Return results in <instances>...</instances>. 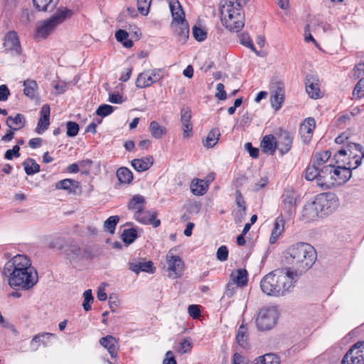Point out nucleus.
Instances as JSON below:
<instances>
[{
    "label": "nucleus",
    "instance_id": "obj_1",
    "mask_svg": "<svg viewBox=\"0 0 364 364\" xmlns=\"http://www.w3.org/2000/svg\"><path fill=\"white\" fill-rule=\"evenodd\" d=\"M4 273L9 286L14 289L28 290L38 281L36 269L32 266L31 259L24 255H17L7 262Z\"/></svg>",
    "mask_w": 364,
    "mask_h": 364
},
{
    "label": "nucleus",
    "instance_id": "obj_2",
    "mask_svg": "<svg viewBox=\"0 0 364 364\" xmlns=\"http://www.w3.org/2000/svg\"><path fill=\"white\" fill-rule=\"evenodd\" d=\"M296 273L290 269H277L266 274L260 282L262 291L269 296H284L294 287Z\"/></svg>",
    "mask_w": 364,
    "mask_h": 364
},
{
    "label": "nucleus",
    "instance_id": "obj_3",
    "mask_svg": "<svg viewBox=\"0 0 364 364\" xmlns=\"http://www.w3.org/2000/svg\"><path fill=\"white\" fill-rule=\"evenodd\" d=\"M247 2L237 0H222L220 13L222 24L229 31L238 32L245 25L244 7Z\"/></svg>",
    "mask_w": 364,
    "mask_h": 364
},
{
    "label": "nucleus",
    "instance_id": "obj_4",
    "mask_svg": "<svg viewBox=\"0 0 364 364\" xmlns=\"http://www.w3.org/2000/svg\"><path fill=\"white\" fill-rule=\"evenodd\" d=\"M289 263L297 273H302L310 269L316 259V252L313 246L306 242H298L287 250Z\"/></svg>",
    "mask_w": 364,
    "mask_h": 364
},
{
    "label": "nucleus",
    "instance_id": "obj_5",
    "mask_svg": "<svg viewBox=\"0 0 364 364\" xmlns=\"http://www.w3.org/2000/svg\"><path fill=\"white\" fill-rule=\"evenodd\" d=\"M72 14V11L67 8H59L50 18L40 21L36 24L37 37L41 38H47L59 24L71 16Z\"/></svg>",
    "mask_w": 364,
    "mask_h": 364
},
{
    "label": "nucleus",
    "instance_id": "obj_6",
    "mask_svg": "<svg viewBox=\"0 0 364 364\" xmlns=\"http://www.w3.org/2000/svg\"><path fill=\"white\" fill-rule=\"evenodd\" d=\"M176 251L177 249L173 247L166 255L167 276L172 279L181 277L184 271V262Z\"/></svg>",
    "mask_w": 364,
    "mask_h": 364
},
{
    "label": "nucleus",
    "instance_id": "obj_7",
    "mask_svg": "<svg viewBox=\"0 0 364 364\" xmlns=\"http://www.w3.org/2000/svg\"><path fill=\"white\" fill-rule=\"evenodd\" d=\"M277 317V311L274 307L262 308L257 314V326L261 331L269 330L276 324Z\"/></svg>",
    "mask_w": 364,
    "mask_h": 364
},
{
    "label": "nucleus",
    "instance_id": "obj_8",
    "mask_svg": "<svg viewBox=\"0 0 364 364\" xmlns=\"http://www.w3.org/2000/svg\"><path fill=\"white\" fill-rule=\"evenodd\" d=\"M322 217L333 213L339 205V201L334 193H321L315 197Z\"/></svg>",
    "mask_w": 364,
    "mask_h": 364
},
{
    "label": "nucleus",
    "instance_id": "obj_9",
    "mask_svg": "<svg viewBox=\"0 0 364 364\" xmlns=\"http://www.w3.org/2000/svg\"><path fill=\"white\" fill-rule=\"evenodd\" d=\"M164 77L162 69H152L141 73L136 80V86L139 88H146L161 80Z\"/></svg>",
    "mask_w": 364,
    "mask_h": 364
},
{
    "label": "nucleus",
    "instance_id": "obj_10",
    "mask_svg": "<svg viewBox=\"0 0 364 364\" xmlns=\"http://www.w3.org/2000/svg\"><path fill=\"white\" fill-rule=\"evenodd\" d=\"M341 364H364V341L355 343L344 355Z\"/></svg>",
    "mask_w": 364,
    "mask_h": 364
},
{
    "label": "nucleus",
    "instance_id": "obj_11",
    "mask_svg": "<svg viewBox=\"0 0 364 364\" xmlns=\"http://www.w3.org/2000/svg\"><path fill=\"white\" fill-rule=\"evenodd\" d=\"M345 151L348 157L351 159L354 168L358 167L364 157V151L361 145L355 143H349L348 141L342 148Z\"/></svg>",
    "mask_w": 364,
    "mask_h": 364
},
{
    "label": "nucleus",
    "instance_id": "obj_12",
    "mask_svg": "<svg viewBox=\"0 0 364 364\" xmlns=\"http://www.w3.org/2000/svg\"><path fill=\"white\" fill-rule=\"evenodd\" d=\"M334 181L333 179V166L329 164L320 168V173L318 178L317 186L323 189L333 187Z\"/></svg>",
    "mask_w": 364,
    "mask_h": 364
},
{
    "label": "nucleus",
    "instance_id": "obj_13",
    "mask_svg": "<svg viewBox=\"0 0 364 364\" xmlns=\"http://www.w3.org/2000/svg\"><path fill=\"white\" fill-rule=\"evenodd\" d=\"M4 48L13 54L19 55L21 52L20 41L16 32L9 31L4 40Z\"/></svg>",
    "mask_w": 364,
    "mask_h": 364
},
{
    "label": "nucleus",
    "instance_id": "obj_14",
    "mask_svg": "<svg viewBox=\"0 0 364 364\" xmlns=\"http://www.w3.org/2000/svg\"><path fill=\"white\" fill-rule=\"evenodd\" d=\"M318 218H322V215L314 198V200L309 201L304 205L301 212V218L303 220L309 222L316 220Z\"/></svg>",
    "mask_w": 364,
    "mask_h": 364
},
{
    "label": "nucleus",
    "instance_id": "obj_15",
    "mask_svg": "<svg viewBox=\"0 0 364 364\" xmlns=\"http://www.w3.org/2000/svg\"><path fill=\"white\" fill-rule=\"evenodd\" d=\"M306 91L309 97L312 99H318L322 97V92L320 90L319 80L316 75H308L306 77Z\"/></svg>",
    "mask_w": 364,
    "mask_h": 364
},
{
    "label": "nucleus",
    "instance_id": "obj_16",
    "mask_svg": "<svg viewBox=\"0 0 364 364\" xmlns=\"http://www.w3.org/2000/svg\"><path fill=\"white\" fill-rule=\"evenodd\" d=\"M282 207L287 215H291L296 212V193L293 190H286L282 196Z\"/></svg>",
    "mask_w": 364,
    "mask_h": 364
},
{
    "label": "nucleus",
    "instance_id": "obj_17",
    "mask_svg": "<svg viewBox=\"0 0 364 364\" xmlns=\"http://www.w3.org/2000/svg\"><path fill=\"white\" fill-rule=\"evenodd\" d=\"M333 166V179L335 180L333 186H338L347 182L352 176L351 171L349 168H344L337 165Z\"/></svg>",
    "mask_w": 364,
    "mask_h": 364
},
{
    "label": "nucleus",
    "instance_id": "obj_18",
    "mask_svg": "<svg viewBox=\"0 0 364 364\" xmlns=\"http://www.w3.org/2000/svg\"><path fill=\"white\" fill-rule=\"evenodd\" d=\"M277 149L282 155L288 153L292 146L293 137L286 131H280L277 134Z\"/></svg>",
    "mask_w": 364,
    "mask_h": 364
},
{
    "label": "nucleus",
    "instance_id": "obj_19",
    "mask_svg": "<svg viewBox=\"0 0 364 364\" xmlns=\"http://www.w3.org/2000/svg\"><path fill=\"white\" fill-rule=\"evenodd\" d=\"M315 127V119L311 117L305 119L301 123L300 126V134L305 143H307L311 140Z\"/></svg>",
    "mask_w": 364,
    "mask_h": 364
},
{
    "label": "nucleus",
    "instance_id": "obj_20",
    "mask_svg": "<svg viewBox=\"0 0 364 364\" xmlns=\"http://www.w3.org/2000/svg\"><path fill=\"white\" fill-rule=\"evenodd\" d=\"M50 109L48 105H44L41 109V117L36 128V133L41 134L50 124Z\"/></svg>",
    "mask_w": 364,
    "mask_h": 364
},
{
    "label": "nucleus",
    "instance_id": "obj_21",
    "mask_svg": "<svg viewBox=\"0 0 364 364\" xmlns=\"http://www.w3.org/2000/svg\"><path fill=\"white\" fill-rule=\"evenodd\" d=\"M171 26L179 41H185L188 38L189 27L186 21H172Z\"/></svg>",
    "mask_w": 364,
    "mask_h": 364
},
{
    "label": "nucleus",
    "instance_id": "obj_22",
    "mask_svg": "<svg viewBox=\"0 0 364 364\" xmlns=\"http://www.w3.org/2000/svg\"><path fill=\"white\" fill-rule=\"evenodd\" d=\"M100 343L106 349H107L112 358H117L119 350V344L114 337L112 336H107L103 337L100 340Z\"/></svg>",
    "mask_w": 364,
    "mask_h": 364
},
{
    "label": "nucleus",
    "instance_id": "obj_23",
    "mask_svg": "<svg viewBox=\"0 0 364 364\" xmlns=\"http://www.w3.org/2000/svg\"><path fill=\"white\" fill-rule=\"evenodd\" d=\"M264 153L273 155L277 149V137L272 134L265 135L260 144Z\"/></svg>",
    "mask_w": 364,
    "mask_h": 364
},
{
    "label": "nucleus",
    "instance_id": "obj_24",
    "mask_svg": "<svg viewBox=\"0 0 364 364\" xmlns=\"http://www.w3.org/2000/svg\"><path fill=\"white\" fill-rule=\"evenodd\" d=\"M284 100V87L279 84L278 87L272 92L270 97V102L272 108L277 111L279 110Z\"/></svg>",
    "mask_w": 364,
    "mask_h": 364
},
{
    "label": "nucleus",
    "instance_id": "obj_25",
    "mask_svg": "<svg viewBox=\"0 0 364 364\" xmlns=\"http://www.w3.org/2000/svg\"><path fill=\"white\" fill-rule=\"evenodd\" d=\"M53 336L54 334L50 333H41L34 336L30 342V350L36 351L41 344L46 346L50 342V338Z\"/></svg>",
    "mask_w": 364,
    "mask_h": 364
},
{
    "label": "nucleus",
    "instance_id": "obj_26",
    "mask_svg": "<svg viewBox=\"0 0 364 364\" xmlns=\"http://www.w3.org/2000/svg\"><path fill=\"white\" fill-rule=\"evenodd\" d=\"M154 164V159L147 156L141 159H135L132 161V166L138 172L148 170Z\"/></svg>",
    "mask_w": 364,
    "mask_h": 364
},
{
    "label": "nucleus",
    "instance_id": "obj_27",
    "mask_svg": "<svg viewBox=\"0 0 364 364\" xmlns=\"http://www.w3.org/2000/svg\"><path fill=\"white\" fill-rule=\"evenodd\" d=\"M348 156L344 150L342 149H339L333 156L334 164L344 168H349L350 169H355V168L351 166L353 164L351 159Z\"/></svg>",
    "mask_w": 364,
    "mask_h": 364
},
{
    "label": "nucleus",
    "instance_id": "obj_28",
    "mask_svg": "<svg viewBox=\"0 0 364 364\" xmlns=\"http://www.w3.org/2000/svg\"><path fill=\"white\" fill-rule=\"evenodd\" d=\"M169 7L173 17L172 21H186L184 12L178 0H169Z\"/></svg>",
    "mask_w": 364,
    "mask_h": 364
},
{
    "label": "nucleus",
    "instance_id": "obj_29",
    "mask_svg": "<svg viewBox=\"0 0 364 364\" xmlns=\"http://www.w3.org/2000/svg\"><path fill=\"white\" fill-rule=\"evenodd\" d=\"M208 182L200 179H193L191 183V191L195 196H203L208 188Z\"/></svg>",
    "mask_w": 364,
    "mask_h": 364
},
{
    "label": "nucleus",
    "instance_id": "obj_30",
    "mask_svg": "<svg viewBox=\"0 0 364 364\" xmlns=\"http://www.w3.org/2000/svg\"><path fill=\"white\" fill-rule=\"evenodd\" d=\"M153 265L154 264L151 261L144 262L129 263V269L136 274H139L140 272L154 273L155 269L153 267Z\"/></svg>",
    "mask_w": 364,
    "mask_h": 364
},
{
    "label": "nucleus",
    "instance_id": "obj_31",
    "mask_svg": "<svg viewBox=\"0 0 364 364\" xmlns=\"http://www.w3.org/2000/svg\"><path fill=\"white\" fill-rule=\"evenodd\" d=\"M247 271L245 269H238L230 274V279L240 287H245L247 283Z\"/></svg>",
    "mask_w": 364,
    "mask_h": 364
},
{
    "label": "nucleus",
    "instance_id": "obj_32",
    "mask_svg": "<svg viewBox=\"0 0 364 364\" xmlns=\"http://www.w3.org/2000/svg\"><path fill=\"white\" fill-rule=\"evenodd\" d=\"M25 117L21 114H17L15 117H9L6 119L8 127L14 130H18L25 126Z\"/></svg>",
    "mask_w": 364,
    "mask_h": 364
},
{
    "label": "nucleus",
    "instance_id": "obj_33",
    "mask_svg": "<svg viewBox=\"0 0 364 364\" xmlns=\"http://www.w3.org/2000/svg\"><path fill=\"white\" fill-rule=\"evenodd\" d=\"M55 187L58 190H65L69 193H73L75 192V189L78 187V182L75 180L66 178L55 183Z\"/></svg>",
    "mask_w": 364,
    "mask_h": 364
},
{
    "label": "nucleus",
    "instance_id": "obj_34",
    "mask_svg": "<svg viewBox=\"0 0 364 364\" xmlns=\"http://www.w3.org/2000/svg\"><path fill=\"white\" fill-rule=\"evenodd\" d=\"M149 132L152 137L155 139H161L166 135L167 130L165 127L161 126L157 122L152 121L149 127Z\"/></svg>",
    "mask_w": 364,
    "mask_h": 364
},
{
    "label": "nucleus",
    "instance_id": "obj_35",
    "mask_svg": "<svg viewBox=\"0 0 364 364\" xmlns=\"http://www.w3.org/2000/svg\"><path fill=\"white\" fill-rule=\"evenodd\" d=\"M23 92L27 97L31 99L35 98L36 97L38 91V84L35 80L30 79L26 80L23 82Z\"/></svg>",
    "mask_w": 364,
    "mask_h": 364
},
{
    "label": "nucleus",
    "instance_id": "obj_36",
    "mask_svg": "<svg viewBox=\"0 0 364 364\" xmlns=\"http://www.w3.org/2000/svg\"><path fill=\"white\" fill-rule=\"evenodd\" d=\"M284 231V222L282 219H276L274 223V228L269 238V242L274 244Z\"/></svg>",
    "mask_w": 364,
    "mask_h": 364
},
{
    "label": "nucleus",
    "instance_id": "obj_37",
    "mask_svg": "<svg viewBox=\"0 0 364 364\" xmlns=\"http://www.w3.org/2000/svg\"><path fill=\"white\" fill-rule=\"evenodd\" d=\"M144 198L140 195H135L128 204V208L133 211L139 212L144 210Z\"/></svg>",
    "mask_w": 364,
    "mask_h": 364
},
{
    "label": "nucleus",
    "instance_id": "obj_38",
    "mask_svg": "<svg viewBox=\"0 0 364 364\" xmlns=\"http://www.w3.org/2000/svg\"><path fill=\"white\" fill-rule=\"evenodd\" d=\"M59 0H33L36 9L39 11L53 10Z\"/></svg>",
    "mask_w": 364,
    "mask_h": 364
},
{
    "label": "nucleus",
    "instance_id": "obj_39",
    "mask_svg": "<svg viewBox=\"0 0 364 364\" xmlns=\"http://www.w3.org/2000/svg\"><path fill=\"white\" fill-rule=\"evenodd\" d=\"M117 176L119 181L122 183H130L133 180V174L132 171L126 168L121 167L117 171Z\"/></svg>",
    "mask_w": 364,
    "mask_h": 364
},
{
    "label": "nucleus",
    "instance_id": "obj_40",
    "mask_svg": "<svg viewBox=\"0 0 364 364\" xmlns=\"http://www.w3.org/2000/svg\"><path fill=\"white\" fill-rule=\"evenodd\" d=\"M247 327L244 324H242L238 328L236 335V341L241 347L245 348L247 345Z\"/></svg>",
    "mask_w": 364,
    "mask_h": 364
},
{
    "label": "nucleus",
    "instance_id": "obj_41",
    "mask_svg": "<svg viewBox=\"0 0 364 364\" xmlns=\"http://www.w3.org/2000/svg\"><path fill=\"white\" fill-rule=\"evenodd\" d=\"M320 173V168L315 164L311 162L307 166L306 169V175L305 177L308 181H316V184H318V178Z\"/></svg>",
    "mask_w": 364,
    "mask_h": 364
},
{
    "label": "nucleus",
    "instance_id": "obj_42",
    "mask_svg": "<svg viewBox=\"0 0 364 364\" xmlns=\"http://www.w3.org/2000/svg\"><path fill=\"white\" fill-rule=\"evenodd\" d=\"M220 135V131L218 129H213L208 134L204 145L206 147L212 148L213 147L218 141L219 136Z\"/></svg>",
    "mask_w": 364,
    "mask_h": 364
},
{
    "label": "nucleus",
    "instance_id": "obj_43",
    "mask_svg": "<svg viewBox=\"0 0 364 364\" xmlns=\"http://www.w3.org/2000/svg\"><path fill=\"white\" fill-rule=\"evenodd\" d=\"M279 358L272 353H267L255 359L254 364H279Z\"/></svg>",
    "mask_w": 364,
    "mask_h": 364
},
{
    "label": "nucleus",
    "instance_id": "obj_44",
    "mask_svg": "<svg viewBox=\"0 0 364 364\" xmlns=\"http://www.w3.org/2000/svg\"><path fill=\"white\" fill-rule=\"evenodd\" d=\"M23 166L28 175H33L40 171V166L33 159H28L23 161Z\"/></svg>",
    "mask_w": 364,
    "mask_h": 364
},
{
    "label": "nucleus",
    "instance_id": "obj_45",
    "mask_svg": "<svg viewBox=\"0 0 364 364\" xmlns=\"http://www.w3.org/2000/svg\"><path fill=\"white\" fill-rule=\"evenodd\" d=\"M331 153L328 151H324L316 154L311 162L319 167L325 164L329 159Z\"/></svg>",
    "mask_w": 364,
    "mask_h": 364
},
{
    "label": "nucleus",
    "instance_id": "obj_46",
    "mask_svg": "<svg viewBox=\"0 0 364 364\" xmlns=\"http://www.w3.org/2000/svg\"><path fill=\"white\" fill-rule=\"evenodd\" d=\"M65 255L70 261H75L80 258L82 254L81 249L76 245L70 246L65 250Z\"/></svg>",
    "mask_w": 364,
    "mask_h": 364
},
{
    "label": "nucleus",
    "instance_id": "obj_47",
    "mask_svg": "<svg viewBox=\"0 0 364 364\" xmlns=\"http://www.w3.org/2000/svg\"><path fill=\"white\" fill-rule=\"evenodd\" d=\"M115 38L119 41L123 43L126 48H131L133 46V42L128 39V33L124 30H119L115 33Z\"/></svg>",
    "mask_w": 364,
    "mask_h": 364
},
{
    "label": "nucleus",
    "instance_id": "obj_48",
    "mask_svg": "<svg viewBox=\"0 0 364 364\" xmlns=\"http://www.w3.org/2000/svg\"><path fill=\"white\" fill-rule=\"evenodd\" d=\"M193 348V342L191 338H185L183 341L180 343L176 351L179 354H185L190 353Z\"/></svg>",
    "mask_w": 364,
    "mask_h": 364
},
{
    "label": "nucleus",
    "instance_id": "obj_49",
    "mask_svg": "<svg viewBox=\"0 0 364 364\" xmlns=\"http://www.w3.org/2000/svg\"><path fill=\"white\" fill-rule=\"evenodd\" d=\"M154 218V214L144 211V210L134 213V218L141 223L149 224L151 218Z\"/></svg>",
    "mask_w": 364,
    "mask_h": 364
},
{
    "label": "nucleus",
    "instance_id": "obj_50",
    "mask_svg": "<svg viewBox=\"0 0 364 364\" xmlns=\"http://www.w3.org/2000/svg\"><path fill=\"white\" fill-rule=\"evenodd\" d=\"M119 220V218L117 215H113L109 217L104 223V228L111 234H113L115 230V227Z\"/></svg>",
    "mask_w": 364,
    "mask_h": 364
},
{
    "label": "nucleus",
    "instance_id": "obj_51",
    "mask_svg": "<svg viewBox=\"0 0 364 364\" xmlns=\"http://www.w3.org/2000/svg\"><path fill=\"white\" fill-rule=\"evenodd\" d=\"M123 241L127 245L132 244L137 237L136 231L133 229H127L123 231L122 235Z\"/></svg>",
    "mask_w": 364,
    "mask_h": 364
},
{
    "label": "nucleus",
    "instance_id": "obj_52",
    "mask_svg": "<svg viewBox=\"0 0 364 364\" xmlns=\"http://www.w3.org/2000/svg\"><path fill=\"white\" fill-rule=\"evenodd\" d=\"M240 42L242 45L249 48L251 50L255 53L257 55H259L258 51L256 50L252 39L248 33H242L240 36Z\"/></svg>",
    "mask_w": 364,
    "mask_h": 364
},
{
    "label": "nucleus",
    "instance_id": "obj_53",
    "mask_svg": "<svg viewBox=\"0 0 364 364\" xmlns=\"http://www.w3.org/2000/svg\"><path fill=\"white\" fill-rule=\"evenodd\" d=\"M193 36L197 41H203L207 37L206 31L200 26L195 25L193 27Z\"/></svg>",
    "mask_w": 364,
    "mask_h": 364
},
{
    "label": "nucleus",
    "instance_id": "obj_54",
    "mask_svg": "<svg viewBox=\"0 0 364 364\" xmlns=\"http://www.w3.org/2000/svg\"><path fill=\"white\" fill-rule=\"evenodd\" d=\"M84 301L82 304V306L85 311H88L91 309V304L93 301V296L92 294V291L90 289L86 290L83 293Z\"/></svg>",
    "mask_w": 364,
    "mask_h": 364
},
{
    "label": "nucleus",
    "instance_id": "obj_55",
    "mask_svg": "<svg viewBox=\"0 0 364 364\" xmlns=\"http://www.w3.org/2000/svg\"><path fill=\"white\" fill-rule=\"evenodd\" d=\"M353 95L355 98L360 99L364 97V78L360 79L356 84Z\"/></svg>",
    "mask_w": 364,
    "mask_h": 364
},
{
    "label": "nucleus",
    "instance_id": "obj_56",
    "mask_svg": "<svg viewBox=\"0 0 364 364\" xmlns=\"http://www.w3.org/2000/svg\"><path fill=\"white\" fill-rule=\"evenodd\" d=\"M114 110V107L109 105H100L97 111L96 114L101 117H106L110 114Z\"/></svg>",
    "mask_w": 364,
    "mask_h": 364
},
{
    "label": "nucleus",
    "instance_id": "obj_57",
    "mask_svg": "<svg viewBox=\"0 0 364 364\" xmlns=\"http://www.w3.org/2000/svg\"><path fill=\"white\" fill-rule=\"evenodd\" d=\"M67 135L70 137L75 136L79 132V126L73 122H68L66 124Z\"/></svg>",
    "mask_w": 364,
    "mask_h": 364
},
{
    "label": "nucleus",
    "instance_id": "obj_58",
    "mask_svg": "<svg viewBox=\"0 0 364 364\" xmlns=\"http://www.w3.org/2000/svg\"><path fill=\"white\" fill-rule=\"evenodd\" d=\"M216 257L219 261H226L228 257V250L227 247L225 245L220 246L217 250Z\"/></svg>",
    "mask_w": 364,
    "mask_h": 364
},
{
    "label": "nucleus",
    "instance_id": "obj_59",
    "mask_svg": "<svg viewBox=\"0 0 364 364\" xmlns=\"http://www.w3.org/2000/svg\"><path fill=\"white\" fill-rule=\"evenodd\" d=\"M238 287L240 286L237 285L234 282L230 280L226 285L225 294L228 297H232L235 293Z\"/></svg>",
    "mask_w": 364,
    "mask_h": 364
},
{
    "label": "nucleus",
    "instance_id": "obj_60",
    "mask_svg": "<svg viewBox=\"0 0 364 364\" xmlns=\"http://www.w3.org/2000/svg\"><path fill=\"white\" fill-rule=\"evenodd\" d=\"M191 111L189 108L183 109L181 112V121L182 124H191Z\"/></svg>",
    "mask_w": 364,
    "mask_h": 364
},
{
    "label": "nucleus",
    "instance_id": "obj_61",
    "mask_svg": "<svg viewBox=\"0 0 364 364\" xmlns=\"http://www.w3.org/2000/svg\"><path fill=\"white\" fill-rule=\"evenodd\" d=\"M19 150H20V148L18 145L14 146L11 149H9L6 151L5 155H4L5 159L7 160H11L14 156L19 157L20 156Z\"/></svg>",
    "mask_w": 364,
    "mask_h": 364
},
{
    "label": "nucleus",
    "instance_id": "obj_62",
    "mask_svg": "<svg viewBox=\"0 0 364 364\" xmlns=\"http://www.w3.org/2000/svg\"><path fill=\"white\" fill-rule=\"evenodd\" d=\"M235 201L237 207L241 208L242 215H244L246 210V204L241 193L239 191H237L235 193Z\"/></svg>",
    "mask_w": 364,
    "mask_h": 364
},
{
    "label": "nucleus",
    "instance_id": "obj_63",
    "mask_svg": "<svg viewBox=\"0 0 364 364\" xmlns=\"http://www.w3.org/2000/svg\"><path fill=\"white\" fill-rule=\"evenodd\" d=\"M151 0H138V9L142 14H147Z\"/></svg>",
    "mask_w": 364,
    "mask_h": 364
},
{
    "label": "nucleus",
    "instance_id": "obj_64",
    "mask_svg": "<svg viewBox=\"0 0 364 364\" xmlns=\"http://www.w3.org/2000/svg\"><path fill=\"white\" fill-rule=\"evenodd\" d=\"M364 75V63H358L354 68L352 75L354 78L357 79Z\"/></svg>",
    "mask_w": 364,
    "mask_h": 364
}]
</instances>
